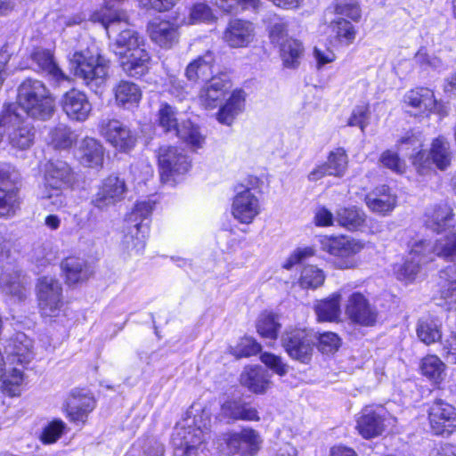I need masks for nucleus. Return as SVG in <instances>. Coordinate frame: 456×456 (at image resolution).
<instances>
[{
  "mask_svg": "<svg viewBox=\"0 0 456 456\" xmlns=\"http://www.w3.org/2000/svg\"><path fill=\"white\" fill-rule=\"evenodd\" d=\"M364 202L371 212L387 216L395 208L397 197L387 185L383 184L366 194Z\"/></svg>",
  "mask_w": 456,
  "mask_h": 456,
  "instance_id": "obj_25",
  "label": "nucleus"
},
{
  "mask_svg": "<svg viewBox=\"0 0 456 456\" xmlns=\"http://www.w3.org/2000/svg\"><path fill=\"white\" fill-rule=\"evenodd\" d=\"M370 111L368 106H357L354 109L348 120L351 126H359L364 132L369 124Z\"/></svg>",
  "mask_w": 456,
  "mask_h": 456,
  "instance_id": "obj_61",
  "label": "nucleus"
},
{
  "mask_svg": "<svg viewBox=\"0 0 456 456\" xmlns=\"http://www.w3.org/2000/svg\"><path fill=\"white\" fill-rule=\"evenodd\" d=\"M61 269L66 277V282L69 285L85 281L90 276L86 261L77 256L66 257L61 262Z\"/></svg>",
  "mask_w": 456,
  "mask_h": 456,
  "instance_id": "obj_38",
  "label": "nucleus"
},
{
  "mask_svg": "<svg viewBox=\"0 0 456 456\" xmlns=\"http://www.w3.org/2000/svg\"><path fill=\"white\" fill-rule=\"evenodd\" d=\"M215 61L214 53L208 50L187 65L185 77L191 82L208 80L213 73Z\"/></svg>",
  "mask_w": 456,
  "mask_h": 456,
  "instance_id": "obj_32",
  "label": "nucleus"
},
{
  "mask_svg": "<svg viewBox=\"0 0 456 456\" xmlns=\"http://www.w3.org/2000/svg\"><path fill=\"white\" fill-rule=\"evenodd\" d=\"M417 335L418 338L426 345L433 344L442 337L440 325L435 319L423 318L419 322Z\"/></svg>",
  "mask_w": 456,
  "mask_h": 456,
  "instance_id": "obj_51",
  "label": "nucleus"
},
{
  "mask_svg": "<svg viewBox=\"0 0 456 456\" xmlns=\"http://www.w3.org/2000/svg\"><path fill=\"white\" fill-rule=\"evenodd\" d=\"M346 314L353 322L367 327L373 326L378 317L375 307L360 292H354L349 296Z\"/></svg>",
  "mask_w": 456,
  "mask_h": 456,
  "instance_id": "obj_18",
  "label": "nucleus"
},
{
  "mask_svg": "<svg viewBox=\"0 0 456 456\" xmlns=\"http://www.w3.org/2000/svg\"><path fill=\"white\" fill-rule=\"evenodd\" d=\"M314 249L311 247L297 248L285 260V262L282 265V267L287 270H289L295 265L301 263L302 261L314 256Z\"/></svg>",
  "mask_w": 456,
  "mask_h": 456,
  "instance_id": "obj_64",
  "label": "nucleus"
},
{
  "mask_svg": "<svg viewBox=\"0 0 456 456\" xmlns=\"http://www.w3.org/2000/svg\"><path fill=\"white\" fill-rule=\"evenodd\" d=\"M61 107L67 116L77 121H85L92 111V104L83 92L71 89L61 99Z\"/></svg>",
  "mask_w": 456,
  "mask_h": 456,
  "instance_id": "obj_20",
  "label": "nucleus"
},
{
  "mask_svg": "<svg viewBox=\"0 0 456 456\" xmlns=\"http://www.w3.org/2000/svg\"><path fill=\"white\" fill-rule=\"evenodd\" d=\"M208 416L203 424L195 419L197 428H181L172 436L174 456H198L205 438V430H208Z\"/></svg>",
  "mask_w": 456,
  "mask_h": 456,
  "instance_id": "obj_6",
  "label": "nucleus"
},
{
  "mask_svg": "<svg viewBox=\"0 0 456 456\" xmlns=\"http://www.w3.org/2000/svg\"><path fill=\"white\" fill-rule=\"evenodd\" d=\"M425 247L426 244L423 240L417 241L412 245L407 260L395 270L398 280L413 281L420 270V265L433 260V257L428 256L424 251Z\"/></svg>",
  "mask_w": 456,
  "mask_h": 456,
  "instance_id": "obj_22",
  "label": "nucleus"
},
{
  "mask_svg": "<svg viewBox=\"0 0 456 456\" xmlns=\"http://www.w3.org/2000/svg\"><path fill=\"white\" fill-rule=\"evenodd\" d=\"M281 328L280 317L272 312L262 313L256 322L257 333L265 338L275 340Z\"/></svg>",
  "mask_w": 456,
  "mask_h": 456,
  "instance_id": "obj_45",
  "label": "nucleus"
},
{
  "mask_svg": "<svg viewBox=\"0 0 456 456\" xmlns=\"http://www.w3.org/2000/svg\"><path fill=\"white\" fill-rule=\"evenodd\" d=\"M428 419L434 434L450 436L456 427V409L447 402L437 399L429 408Z\"/></svg>",
  "mask_w": 456,
  "mask_h": 456,
  "instance_id": "obj_14",
  "label": "nucleus"
},
{
  "mask_svg": "<svg viewBox=\"0 0 456 456\" xmlns=\"http://www.w3.org/2000/svg\"><path fill=\"white\" fill-rule=\"evenodd\" d=\"M279 48L281 58L286 68L295 69L299 65L304 54V46L299 40L291 37L282 42Z\"/></svg>",
  "mask_w": 456,
  "mask_h": 456,
  "instance_id": "obj_43",
  "label": "nucleus"
},
{
  "mask_svg": "<svg viewBox=\"0 0 456 456\" xmlns=\"http://www.w3.org/2000/svg\"><path fill=\"white\" fill-rule=\"evenodd\" d=\"M260 213L258 198L251 191V189L243 184L237 186L236 194L232 205L233 217L241 224H251Z\"/></svg>",
  "mask_w": 456,
  "mask_h": 456,
  "instance_id": "obj_13",
  "label": "nucleus"
},
{
  "mask_svg": "<svg viewBox=\"0 0 456 456\" xmlns=\"http://www.w3.org/2000/svg\"><path fill=\"white\" fill-rule=\"evenodd\" d=\"M261 361L271 370L280 376H284L289 371L288 364L282 362L281 357L270 353H265L261 355Z\"/></svg>",
  "mask_w": 456,
  "mask_h": 456,
  "instance_id": "obj_63",
  "label": "nucleus"
},
{
  "mask_svg": "<svg viewBox=\"0 0 456 456\" xmlns=\"http://www.w3.org/2000/svg\"><path fill=\"white\" fill-rule=\"evenodd\" d=\"M20 207L19 190L15 186H0V217H12Z\"/></svg>",
  "mask_w": 456,
  "mask_h": 456,
  "instance_id": "obj_42",
  "label": "nucleus"
},
{
  "mask_svg": "<svg viewBox=\"0 0 456 456\" xmlns=\"http://www.w3.org/2000/svg\"><path fill=\"white\" fill-rule=\"evenodd\" d=\"M420 370L424 376L438 382L443 379L445 365L437 356L428 355L422 359Z\"/></svg>",
  "mask_w": 456,
  "mask_h": 456,
  "instance_id": "obj_54",
  "label": "nucleus"
},
{
  "mask_svg": "<svg viewBox=\"0 0 456 456\" xmlns=\"http://www.w3.org/2000/svg\"><path fill=\"white\" fill-rule=\"evenodd\" d=\"M66 424L61 419L50 422L43 430L40 439L43 444H50L55 443L63 434Z\"/></svg>",
  "mask_w": 456,
  "mask_h": 456,
  "instance_id": "obj_57",
  "label": "nucleus"
},
{
  "mask_svg": "<svg viewBox=\"0 0 456 456\" xmlns=\"http://www.w3.org/2000/svg\"><path fill=\"white\" fill-rule=\"evenodd\" d=\"M31 60L37 64L38 71L47 74L53 80L60 82L68 79L67 76L54 61L53 55L49 50L35 49L31 53Z\"/></svg>",
  "mask_w": 456,
  "mask_h": 456,
  "instance_id": "obj_37",
  "label": "nucleus"
},
{
  "mask_svg": "<svg viewBox=\"0 0 456 456\" xmlns=\"http://www.w3.org/2000/svg\"><path fill=\"white\" fill-rule=\"evenodd\" d=\"M32 340L23 332H18L6 341L4 353L11 363L25 365L34 357Z\"/></svg>",
  "mask_w": 456,
  "mask_h": 456,
  "instance_id": "obj_21",
  "label": "nucleus"
},
{
  "mask_svg": "<svg viewBox=\"0 0 456 456\" xmlns=\"http://www.w3.org/2000/svg\"><path fill=\"white\" fill-rule=\"evenodd\" d=\"M94 408L93 397L80 392H72L67 399L66 411L70 421L85 423L86 418Z\"/></svg>",
  "mask_w": 456,
  "mask_h": 456,
  "instance_id": "obj_29",
  "label": "nucleus"
},
{
  "mask_svg": "<svg viewBox=\"0 0 456 456\" xmlns=\"http://www.w3.org/2000/svg\"><path fill=\"white\" fill-rule=\"evenodd\" d=\"M347 155L343 148L330 151L327 161L314 169L308 175L309 180L317 181L325 175L341 177L347 168Z\"/></svg>",
  "mask_w": 456,
  "mask_h": 456,
  "instance_id": "obj_24",
  "label": "nucleus"
},
{
  "mask_svg": "<svg viewBox=\"0 0 456 456\" xmlns=\"http://www.w3.org/2000/svg\"><path fill=\"white\" fill-rule=\"evenodd\" d=\"M23 382V372L18 368H13L12 371L6 375L4 366L0 368V389L11 396L18 395L20 387Z\"/></svg>",
  "mask_w": 456,
  "mask_h": 456,
  "instance_id": "obj_49",
  "label": "nucleus"
},
{
  "mask_svg": "<svg viewBox=\"0 0 456 456\" xmlns=\"http://www.w3.org/2000/svg\"><path fill=\"white\" fill-rule=\"evenodd\" d=\"M51 143L54 148L68 149L72 146L77 137L69 127L59 125L50 133Z\"/></svg>",
  "mask_w": 456,
  "mask_h": 456,
  "instance_id": "obj_55",
  "label": "nucleus"
},
{
  "mask_svg": "<svg viewBox=\"0 0 456 456\" xmlns=\"http://www.w3.org/2000/svg\"><path fill=\"white\" fill-rule=\"evenodd\" d=\"M26 278L20 272L4 275L3 278V290L6 294L16 297L19 300L26 297Z\"/></svg>",
  "mask_w": 456,
  "mask_h": 456,
  "instance_id": "obj_52",
  "label": "nucleus"
},
{
  "mask_svg": "<svg viewBox=\"0 0 456 456\" xmlns=\"http://www.w3.org/2000/svg\"><path fill=\"white\" fill-rule=\"evenodd\" d=\"M66 188L60 186H48L44 183L40 192V199L44 201L45 207L50 210H57L67 205V198L63 193Z\"/></svg>",
  "mask_w": 456,
  "mask_h": 456,
  "instance_id": "obj_48",
  "label": "nucleus"
},
{
  "mask_svg": "<svg viewBox=\"0 0 456 456\" xmlns=\"http://www.w3.org/2000/svg\"><path fill=\"white\" fill-rule=\"evenodd\" d=\"M76 178L71 167L63 160L56 159L49 161L45 166V183L48 186H60L69 188Z\"/></svg>",
  "mask_w": 456,
  "mask_h": 456,
  "instance_id": "obj_27",
  "label": "nucleus"
},
{
  "mask_svg": "<svg viewBox=\"0 0 456 456\" xmlns=\"http://www.w3.org/2000/svg\"><path fill=\"white\" fill-rule=\"evenodd\" d=\"M175 134L194 148H201L205 142V137L201 134L200 127L190 120L183 121Z\"/></svg>",
  "mask_w": 456,
  "mask_h": 456,
  "instance_id": "obj_50",
  "label": "nucleus"
},
{
  "mask_svg": "<svg viewBox=\"0 0 456 456\" xmlns=\"http://www.w3.org/2000/svg\"><path fill=\"white\" fill-rule=\"evenodd\" d=\"M17 110L20 109L33 119H50L55 111V101L47 86L38 79L27 78L18 87Z\"/></svg>",
  "mask_w": 456,
  "mask_h": 456,
  "instance_id": "obj_1",
  "label": "nucleus"
},
{
  "mask_svg": "<svg viewBox=\"0 0 456 456\" xmlns=\"http://www.w3.org/2000/svg\"><path fill=\"white\" fill-rule=\"evenodd\" d=\"M126 192L125 181L118 176L110 175L102 182L97 192L93 197L92 203L101 210L107 209L121 201Z\"/></svg>",
  "mask_w": 456,
  "mask_h": 456,
  "instance_id": "obj_15",
  "label": "nucleus"
},
{
  "mask_svg": "<svg viewBox=\"0 0 456 456\" xmlns=\"http://www.w3.org/2000/svg\"><path fill=\"white\" fill-rule=\"evenodd\" d=\"M339 337L333 332H324L318 338V349L323 354H331L340 346Z\"/></svg>",
  "mask_w": 456,
  "mask_h": 456,
  "instance_id": "obj_60",
  "label": "nucleus"
},
{
  "mask_svg": "<svg viewBox=\"0 0 456 456\" xmlns=\"http://www.w3.org/2000/svg\"><path fill=\"white\" fill-rule=\"evenodd\" d=\"M70 65L75 75L96 94L105 86L110 77V61L94 45L75 52L70 58Z\"/></svg>",
  "mask_w": 456,
  "mask_h": 456,
  "instance_id": "obj_2",
  "label": "nucleus"
},
{
  "mask_svg": "<svg viewBox=\"0 0 456 456\" xmlns=\"http://www.w3.org/2000/svg\"><path fill=\"white\" fill-rule=\"evenodd\" d=\"M240 383L255 394H264L270 386L269 371L261 366L246 367Z\"/></svg>",
  "mask_w": 456,
  "mask_h": 456,
  "instance_id": "obj_33",
  "label": "nucleus"
},
{
  "mask_svg": "<svg viewBox=\"0 0 456 456\" xmlns=\"http://www.w3.org/2000/svg\"><path fill=\"white\" fill-rule=\"evenodd\" d=\"M446 234L441 235L433 244L423 240L426 244L424 251L429 256L441 257L446 261H456V234L452 230L446 231Z\"/></svg>",
  "mask_w": 456,
  "mask_h": 456,
  "instance_id": "obj_30",
  "label": "nucleus"
},
{
  "mask_svg": "<svg viewBox=\"0 0 456 456\" xmlns=\"http://www.w3.org/2000/svg\"><path fill=\"white\" fill-rule=\"evenodd\" d=\"M335 12L357 21L361 18V10L355 0H335Z\"/></svg>",
  "mask_w": 456,
  "mask_h": 456,
  "instance_id": "obj_58",
  "label": "nucleus"
},
{
  "mask_svg": "<svg viewBox=\"0 0 456 456\" xmlns=\"http://www.w3.org/2000/svg\"><path fill=\"white\" fill-rule=\"evenodd\" d=\"M148 31L151 39L162 48L170 49L178 43V26L169 20H154Z\"/></svg>",
  "mask_w": 456,
  "mask_h": 456,
  "instance_id": "obj_28",
  "label": "nucleus"
},
{
  "mask_svg": "<svg viewBox=\"0 0 456 456\" xmlns=\"http://www.w3.org/2000/svg\"><path fill=\"white\" fill-rule=\"evenodd\" d=\"M0 128L7 132L9 143L13 148L26 150L33 144L34 127L23 120L14 104L4 106L0 115Z\"/></svg>",
  "mask_w": 456,
  "mask_h": 456,
  "instance_id": "obj_5",
  "label": "nucleus"
},
{
  "mask_svg": "<svg viewBox=\"0 0 456 456\" xmlns=\"http://www.w3.org/2000/svg\"><path fill=\"white\" fill-rule=\"evenodd\" d=\"M380 161L384 167L391 169L397 174H403L405 171L404 162L398 157L397 153L386 151L380 157Z\"/></svg>",
  "mask_w": 456,
  "mask_h": 456,
  "instance_id": "obj_62",
  "label": "nucleus"
},
{
  "mask_svg": "<svg viewBox=\"0 0 456 456\" xmlns=\"http://www.w3.org/2000/svg\"><path fill=\"white\" fill-rule=\"evenodd\" d=\"M322 248L336 257L338 268L348 269L356 265L355 255L363 248V244L345 236L330 237L322 240Z\"/></svg>",
  "mask_w": 456,
  "mask_h": 456,
  "instance_id": "obj_8",
  "label": "nucleus"
},
{
  "mask_svg": "<svg viewBox=\"0 0 456 456\" xmlns=\"http://www.w3.org/2000/svg\"><path fill=\"white\" fill-rule=\"evenodd\" d=\"M176 110L167 102H162L158 110V124L166 132H175L179 128L180 124L176 118Z\"/></svg>",
  "mask_w": 456,
  "mask_h": 456,
  "instance_id": "obj_53",
  "label": "nucleus"
},
{
  "mask_svg": "<svg viewBox=\"0 0 456 456\" xmlns=\"http://www.w3.org/2000/svg\"><path fill=\"white\" fill-rule=\"evenodd\" d=\"M428 159L436 165L440 170L447 169L452 162V151L449 142L443 136L436 138L432 144L429 154L426 157V153L421 151L413 157L412 163L417 167L419 173L423 172L425 163Z\"/></svg>",
  "mask_w": 456,
  "mask_h": 456,
  "instance_id": "obj_17",
  "label": "nucleus"
},
{
  "mask_svg": "<svg viewBox=\"0 0 456 456\" xmlns=\"http://www.w3.org/2000/svg\"><path fill=\"white\" fill-rule=\"evenodd\" d=\"M223 413L234 420L258 421L260 419L257 410L250 403L240 400H232L222 406Z\"/></svg>",
  "mask_w": 456,
  "mask_h": 456,
  "instance_id": "obj_39",
  "label": "nucleus"
},
{
  "mask_svg": "<svg viewBox=\"0 0 456 456\" xmlns=\"http://www.w3.org/2000/svg\"><path fill=\"white\" fill-rule=\"evenodd\" d=\"M395 422V418L383 406H365L356 420V428L363 438L370 439L382 435Z\"/></svg>",
  "mask_w": 456,
  "mask_h": 456,
  "instance_id": "obj_7",
  "label": "nucleus"
},
{
  "mask_svg": "<svg viewBox=\"0 0 456 456\" xmlns=\"http://www.w3.org/2000/svg\"><path fill=\"white\" fill-rule=\"evenodd\" d=\"M314 336L305 329L286 331L281 337V345L293 360L308 363L314 350Z\"/></svg>",
  "mask_w": 456,
  "mask_h": 456,
  "instance_id": "obj_9",
  "label": "nucleus"
},
{
  "mask_svg": "<svg viewBox=\"0 0 456 456\" xmlns=\"http://www.w3.org/2000/svg\"><path fill=\"white\" fill-rule=\"evenodd\" d=\"M62 288L60 281L53 277H42L37 283L38 305L42 315L55 317L62 306Z\"/></svg>",
  "mask_w": 456,
  "mask_h": 456,
  "instance_id": "obj_11",
  "label": "nucleus"
},
{
  "mask_svg": "<svg viewBox=\"0 0 456 456\" xmlns=\"http://www.w3.org/2000/svg\"><path fill=\"white\" fill-rule=\"evenodd\" d=\"M335 219L340 226L348 231H357L364 225L366 214L354 206L341 208L337 211Z\"/></svg>",
  "mask_w": 456,
  "mask_h": 456,
  "instance_id": "obj_40",
  "label": "nucleus"
},
{
  "mask_svg": "<svg viewBox=\"0 0 456 456\" xmlns=\"http://www.w3.org/2000/svg\"><path fill=\"white\" fill-rule=\"evenodd\" d=\"M103 146L96 139L86 137L81 141L77 158L82 165L89 167H101L103 161Z\"/></svg>",
  "mask_w": 456,
  "mask_h": 456,
  "instance_id": "obj_34",
  "label": "nucleus"
},
{
  "mask_svg": "<svg viewBox=\"0 0 456 456\" xmlns=\"http://www.w3.org/2000/svg\"><path fill=\"white\" fill-rule=\"evenodd\" d=\"M339 293H333L328 298L317 301L314 305V312L319 322H334L338 319L340 310Z\"/></svg>",
  "mask_w": 456,
  "mask_h": 456,
  "instance_id": "obj_41",
  "label": "nucleus"
},
{
  "mask_svg": "<svg viewBox=\"0 0 456 456\" xmlns=\"http://www.w3.org/2000/svg\"><path fill=\"white\" fill-rule=\"evenodd\" d=\"M159 166L161 169V179L168 182L171 176L185 174L191 162L183 151L169 145L160 146L158 151Z\"/></svg>",
  "mask_w": 456,
  "mask_h": 456,
  "instance_id": "obj_12",
  "label": "nucleus"
},
{
  "mask_svg": "<svg viewBox=\"0 0 456 456\" xmlns=\"http://www.w3.org/2000/svg\"><path fill=\"white\" fill-rule=\"evenodd\" d=\"M453 216L452 210L448 205H437L428 210L425 223L428 228L439 233L452 227Z\"/></svg>",
  "mask_w": 456,
  "mask_h": 456,
  "instance_id": "obj_35",
  "label": "nucleus"
},
{
  "mask_svg": "<svg viewBox=\"0 0 456 456\" xmlns=\"http://www.w3.org/2000/svg\"><path fill=\"white\" fill-rule=\"evenodd\" d=\"M223 441L226 445L228 454H239L240 456H254L261 448L263 440L259 433L246 428L240 432H231L223 436Z\"/></svg>",
  "mask_w": 456,
  "mask_h": 456,
  "instance_id": "obj_10",
  "label": "nucleus"
},
{
  "mask_svg": "<svg viewBox=\"0 0 456 456\" xmlns=\"http://www.w3.org/2000/svg\"><path fill=\"white\" fill-rule=\"evenodd\" d=\"M261 351V346L252 338H244L233 348V354L237 358L249 357Z\"/></svg>",
  "mask_w": 456,
  "mask_h": 456,
  "instance_id": "obj_59",
  "label": "nucleus"
},
{
  "mask_svg": "<svg viewBox=\"0 0 456 456\" xmlns=\"http://www.w3.org/2000/svg\"><path fill=\"white\" fill-rule=\"evenodd\" d=\"M440 278L444 281L441 297L451 308L456 309V265H451L443 270Z\"/></svg>",
  "mask_w": 456,
  "mask_h": 456,
  "instance_id": "obj_47",
  "label": "nucleus"
},
{
  "mask_svg": "<svg viewBox=\"0 0 456 456\" xmlns=\"http://www.w3.org/2000/svg\"><path fill=\"white\" fill-rule=\"evenodd\" d=\"M231 86V80L225 73L212 77L200 91V103L205 109L216 108L226 95Z\"/></svg>",
  "mask_w": 456,
  "mask_h": 456,
  "instance_id": "obj_19",
  "label": "nucleus"
},
{
  "mask_svg": "<svg viewBox=\"0 0 456 456\" xmlns=\"http://www.w3.org/2000/svg\"><path fill=\"white\" fill-rule=\"evenodd\" d=\"M255 29L251 22L243 20H231L223 38L232 48L246 47L254 39Z\"/></svg>",
  "mask_w": 456,
  "mask_h": 456,
  "instance_id": "obj_26",
  "label": "nucleus"
},
{
  "mask_svg": "<svg viewBox=\"0 0 456 456\" xmlns=\"http://www.w3.org/2000/svg\"><path fill=\"white\" fill-rule=\"evenodd\" d=\"M323 271L315 265L305 266L301 272L299 284L304 289H315L323 284Z\"/></svg>",
  "mask_w": 456,
  "mask_h": 456,
  "instance_id": "obj_56",
  "label": "nucleus"
},
{
  "mask_svg": "<svg viewBox=\"0 0 456 456\" xmlns=\"http://www.w3.org/2000/svg\"><path fill=\"white\" fill-rule=\"evenodd\" d=\"M100 134L119 151H129L135 144L131 130L118 119H102L99 125Z\"/></svg>",
  "mask_w": 456,
  "mask_h": 456,
  "instance_id": "obj_16",
  "label": "nucleus"
},
{
  "mask_svg": "<svg viewBox=\"0 0 456 456\" xmlns=\"http://www.w3.org/2000/svg\"><path fill=\"white\" fill-rule=\"evenodd\" d=\"M144 46L143 37L133 28H125L118 33L112 44V50L116 55L121 58Z\"/></svg>",
  "mask_w": 456,
  "mask_h": 456,
  "instance_id": "obj_36",
  "label": "nucleus"
},
{
  "mask_svg": "<svg viewBox=\"0 0 456 456\" xmlns=\"http://www.w3.org/2000/svg\"><path fill=\"white\" fill-rule=\"evenodd\" d=\"M244 101L241 91L233 92L226 103L219 110L217 113L218 121L224 125H231L234 118L242 111Z\"/></svg>",
  "mask_w": 456,
  "mask_h": 456,
  "instance_id": "obj_44",
  "label": "nucleus"
},
{
  "mask_svg": "<svg viewBox=\"0 0 456 456\" xmlns=\"http://www.w3.org/2000/svg\"><path fill=\"white\" fill-rule=\"evenodd\" d=\"M154 205L151 200L137 202L128 215L129 227L122 240V247L129 255H139L143 251L149 232V217Z\"/></svg>",
  "mask_w": 456,
  "mask_h": 456,
  "instance_id": "obj_4",
  "label": "nucleus"
},
{
  "mask_svg": "<svg viewBox=\"0 0 456 456\" xmlns=\"http://www.w3.org/2000/svg\"><path fill=\"white\" fill-rule=\"evenodd\" d=\"M120 66L129 77H141L149 70L151 57L145 46L121 57Z\"/></svg>",
  "mask_w": 456,
  "mask_h": 456,
  "instance_id": "obj_31",
  "label": "nucleus"
},
{
  "mask_svg": "<svg viewBox=\"0 0 456 456\" xmlns=\"http://www.w3.org/2000/svg\"><path fill=\"white\" fill-rule=\"evenodd\" d=\"M404 102L419 112H437L445 114L444 105L437 102L432 90L426 87L412 89L404 95Z\"/></svg>",
  "mask_w": 456,
  "mask_h": 456,
  "instance_id": "obj_23",
  "label": "nucleus"
},
{
  "mask_svg": "<svg viewBox=\"0 0 456 456\" xmlns=\"http://www.w3.org/2000/svg\"><path fill=\"white\" fill-rule=\"evenodd\" d=\"M141 97V90L134 83L121 81L115 88V98L118 105L129 107L137 104Z\"/></svg>",
  "mask_w": 456,
  "mask_h": 456,
  "instance_id": "obj_46",
  "label": "nucleus"
},
{
  "mask_svg": "<svg viewBox=\"0 0 456 456\" xmlns=\"http://www.w3.org/2000/svg\"><path fill=\"white\" fill-rule=\"evenodd\" d=\"M154 205L151 200L137 202L128 215L129 227L122 240V247L129 255H139L143 251L149 232V217Z\"/></svg>",
  "mask_w": 456,
  "mask_h": 456,
  "instance_id": "obj_3",
  "label": "nucleus"
}]
</instances>
